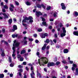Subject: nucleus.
I'll return each mask as SVG.
<instances>
[{
    "label": "nucleus",
    "instance_id": "1",
    "mask_svg": "<svg viewBox=\"0 0 78 78\" xmlns=\"http://www.w3.org/2000/svg\"><path fill=\"white\" fill-rule=\"evenodd\" d=\"M48 62V60L46 57H42L41 59H38V64L40 66H44L47 64Z\"/></svg>",
    "mask_w": 78,
    "mask_h": 78
},
{
    "label": "nucleus",
    "instance_id": "2",
    "mask_svg": "<svg viewBox=\"0 0 78 78\" xmlns=\"http://www.w3.org/2000/svg\"><path fill=\"white\" fill-rule=\"evenodd\" d=\"M33 18L31 16H29L28 18L26 17L23 20L22 23H25L26 20H29V22L30 23H33Z\"/></svg>",
    "mask_w": 78,
    "mask_h": 78
},
{
    "label": "nucleus",
    "instance_id": "3",
    "mask_svg": "<svg viewBox=\"0 0 78 78\" xmlns=\"http://www.w3.org/2000/svg\"><path fill=\"white\" fill-rule=\"evenodd\" d=\"M14 43L13 44V47H12V50H13V53H14L16 51V50H15L16 47H15L14 46H15V47H18V46L19 45V44H20L19 42H16V40H15L14 41Z\"/></svg>",
    "mask_w": 78,
    "mask_h": 78
},
{
    "label": "nucleus",
    "instance_id": "4",
    "mask_svg": "<svg viewBox=\"0 0 78 78\" xmlns=\"http://www.w3.org/2000/svg\"><path fill=\"white\" fill-rule=\"evenodd\" d=\"M63 33H62L61 34V37H63L64 36H66V28L64 27L62 28Z\"/></svg>",
    "mask_w": 78,
    "mask_h": 78
},
{
    "label": "nucleus",
    "instance_id": "5",
    "mask_svg": "<svg viewBox=\"0 0 78 78\" xmlns=\"http://www.w3.org/2000/svg\"><path fill=\"white\" fill-rule=\"evenodd\" d=\"M40 36L41 38H45V36H48V34L47 33H45L44 34H41Z\"/></svg>",
    "mask_w": 78,
    "mask_h": 78
},
{
    "label": "nucleus",
    "instance_id": "6",
    "mask_svg": "<svg viewBox=\"0 0 78 78\" xmlns=\"http://www.w3.org/2000/svg\"><path fill=\"white\" fill-rule=\"evenodd\" d=\"M53 16L54 17H57L58 16V13L56 12H52Z\"/></svg>",
    "mask_w": 78,
    "mask_h": 78
},
{
    "label": "nucleus",
    "instance_id": "7",
    "mask_svg": "<svg viewBox=\"0 0 78 78\" xmlns=\"http://www.w3.org/2000/svg\"><path fill=\"white\" fill-rule=\"evenodd\" d=\"M54 66V63L49 62L48 64V67H50L51 66Z\"/></svg>",
    "mask_w": 78,
    "mask_h": 78
},
{
    "label": "nucleus",
    "instance_id": "8",
    "mask_svg": "<svg viewBox=\"0 0 78 78\" xmlns=\"http://www.w3.org/2000/svg\"><path fill=\"white\" fill-rule=\"evenodd\" d=\"M61 5L62 6V9H65L66 8V7L65 6V5L64 3H61Z\"/></svg>",
    "mask_w": 78,
    "mask_h": 78
},
{
    "label": "nucleus",
    "instance_id": "9",
    "mask_svg": "<svg viewBox=\"0 0 78 78\" xmlns=\"http://www.w3.org/2000/svg\"><path fill=\"white\" fill-rule=\"evenodd\" d=\"M13 29H12V31L13 32H14V31H15V30H17V26L16 25H14L13 26Z\"/></svg>",
    "mask_w": 78,
    "mask_h": 78
},
{
    "label": "nucleus",
    "instance_id": "10",
    "mask_svg": "<svg viewBox=\"0 0 78 78\" xmlns=\"http://www.w3.org/2000/svg\"><path fill=\"white\" fill-rule=\"evenodd\" d=\"M36 15L37 17H39V16L42 15V13L41 12H36Z\"/></svg>",
    "mask_w": 78,
    "mask_h": 78
},
{
    "label": "nucleus",
    "instance_id": "11",
    "mask_svg": "<svg viewBox=\"0 0 78 78\" xmlns=\"http://www.w3.org/2000/svg\"><path fill=\"white\" fill-rule=\"evenodd\" d=\"M3 15L4 16V19H7L8 18V16H9V14H6L5 13H4Z\"/></svg>",
    "mask_w": 78,
    "mask_h": 78
},
{
    "label": "nucleus",
    "instance_id": "12",
    "mask_svg": "<svg viewBox=\"0 0 78 78\" xmlns=\"http://www.w3.org/2000/svg\"><path fill=\"white\" fill-rule=\"evenodd\" d=\"M30 75L32 78H34V73L33 71H32Z\"/></svg>",
    "mask_w": 78,
    "mask_h": 78
},
{
    "label": "nucleus",
    "instance_id": "13",
    "mask_svg": "<svg viewBox=\"0 0 78 78\" xmlns=\"http://www.w3.org/2000/svg\"><path fill=\"white\" fill-rule=\"evenodd\" d=\"M46 46H47V44H45L43 47L42 48V50H45V48H46Z\"/></svg>",
    "mask_w": 78,
    "mask_h": 78
},
{
    "label": "nucleus",
    "instance_id": "14",
    "mask_svg": "<svg viewBox=\"0 0 78 78\" xmlns=\"http://www.w3.org/2000/svg\"><path fill=\"white\" fill-rule=\"evenodd\" d=\"M26 53V51L25 50H22L20 52V54L21 55H22L23 54H24V53Z\"/></svg>",
    "mask_w": 78,
    "mask_h": 78
},
{
    "label": "nucleus",
    "instance_id": "15",
    "mask_svg": "<svg viewBox=\"0 0 78 78\" xmlns=\"http://www.w3.org/2000/svg\"><path fill=\"white\" fill-rule=\"evenodd\" d=\"M75 75H78V69L76 68V72L75 73Z\"/></svg>",
    "mask_w": 78,
    "mask_h": 78
},
{
    "label": "nucleus",
    "instance_id": "16",
    "mask_svg": "<svg viewBox=\"0 0 78 78\" xmlns=\"http://www.w3.org/2000/svg\"><path fill=\"white\" fill-rule=\"evenodd\" d=\"M74 35H76V36H78V31L74 32L73 33Z\"/></svg>",
    "mask_w": 78,
    "mask_h": 78
},
{
    "label": "nucleus",
    "instance_id": "17",
    "mask_svg": "<svg viewBox=\"0 0 78 78\" xmlns=\"http://www.w3.org/2000/svg\"><path fill=\"white\" fill-rule=\"evenodd\" d=\"M42 23L43 25H44V26H47V25H48V24H47V23H46V22H43Z\"/></svg>",
    "mask_w": 78,
    "mask_h": 78
},
{
    "label": "nucleus",
    "instance_id": "18",
    "mask_svg": "<svg viewBox=\"0 0 78 78\" xmlns=\"http://www.w3.org/2000/svg\"><path fill=\"white\" fill-rule=\"evenodd\" d=\"M64 53H67L69 52V50L67 49H65L64 50Z\"/></svg>",
    "mask_w": 78,
    "mask_h": 78
},
{
    "label": "nucleus",
    "instance_id": "19",
    "mask_svg": "<svg viewBox=\"0 0 78 78\" xmlns=\"http://www.w3.org/2000/svg\"><path fill=\"white\" fill-rule=\"evenodd\" d=\"M36 55L38 58H40V53L39 52H37L36 53Z\"/></svg>",
    "mask_w": 78,
    "mask_h": 78
},
{
    "label": "nucleus",
    "instance_id": "20",
    "mask_svg": "<svg viewBox=\"0 0 78 78\" xmlns=\"http://www.w3.org/2000/svg\"><path fill=\"white\" fill-rule=\"evenodd\" d=\"M8 22L9 24H11V23H12V19H10L9 20Z\"/></svg>",
    "mask_w": 78,
    "mask_h": 78
},
{
    "label": "nucleus",
    "instance_id": "21",
    "mask_svg": "<svg viewBox=\"0 0 78 78\" xmlns=\"http://www.w3.org/2000/svg\"><path fill=\"white\" fill-rule=\"evenodd\" d=\"M12 37L13 38H15V37H17V34H13L12 35Z\"/></svg>",
    "mask_w": 78,
    "mask_h": 78
},
{
    "label": "nucleus",
    "instance_id": "22",
    "mask_svg": "<svg viewBox=\"0 0 78 78\" xmlns=\"http://www.w3.org/2000/svg\"><path fill=\"white\" fill-rule=\"evenodd\" d=\"M38 76L39 78H41V75L40 73H37V76L38 77Z\"/></svg>",
    "mask_w": 78,
    "mask_h": 78
},
{
    "label": "nucleus",
    "instance_id": "23",
    "mask_svg": "<svg viewBox=\"0 0 78 78\" xmlns=\"http://www.w3.org/2000/svg\"><path fill=\"white\" fill-rule=\"evenodd\" d=\"M1 56L3 57H4L5 56V52L4 51H3L2 52V53L1 54Z\"/></svg>",
    "mask_w": 78,
    "mask_h": 78
},
{
    "label": "nucleus",
    "instance_id": "24",
    "mask_svg": "<svg viewBox=\"0 0 78 78\" xmlns=\"http://www.w3.org/2000/svg\"><path fill=\"white\" fill-rule=\"evenodd\" d=\"M26 4L27 5L29 6L30 5H31V4H30V3L28 2H26Z\"/></svg>",
    "mask_w": 78,
    "mask_h": 78
},
{
    "label": "nucleus",
    "instance_id": "25",
    "mask_svg": "<svg viewBox=\"0 0 78 78\" xmlns=\"http://www.w3.org/2000/svg\"><path fill=\"white\" fill-rule=\"evenodd\" d=\"M14 2H15L16 5L17 6H18V5H19V3L17 1H15Z\"/></svg>",
    "mask_w": 78,
    "mask_h": 78
},
{
    "label": "nucleus",
    "instance_id": "26",
    "mask_svg": "<svg viewBox=\"0 0 78 78\" xmlns=\"http://www.w3.org/2000/svg\"><path fill=\"white\" fill-rule=\"evenodd\" d=\"M73 67H74V68H76L77 67V65L75 64H73Z\"/></svg>",
    "mask_w": 78,
    "mask_h": 78
},
{
    "label": "nucleus",
    "instance_id": "27",
    "mask_svg": "<svg viewBox=\"0 0 78 78\" xmlns=\"http://www.w3.org/2000/svg\"><path fill=\"white\" fill-rule=\"evenodd\" d=\"M37 8H41V6L40 4H37Z\"/></svg>",
    "mask_w": 78,
    "mask_h": 78
},
{
    "label": "nucleus",
    "instance_id": "28",
    "mask_svg": "<svg viewBox=\"0 0 78 78\" xmlns=\"http://www.w3.org/2000/svg\"><path fill=\"white\" fill-rule=\"evenodd\" d=\"M74 14H75V16H78V13L77 12H74Z\"/></svg>",
    "mask_w": 78,
    "mask_h": 78
},
{
    "label": "nucleus",
    "instance_id": "29",
    "mask_svg": "<svg viewBox=\"0 0 78 78\" xmlns=\"http://www.w3.org/2000/svg\"><path fill=\"white\" fill-rule=\"evenodd\" d=\"M4 77V75L3 74H0V78H3Z\"/></svg>",
    "mask_w": 78,
    "mask_h": 78
},
{
    "label": "nucleus",
    "instance_id": "30",
    "mask_svg": "<svg viewBox=\"0 0 78 78\" xmlns=\"http://www.w3.org/2000/svg\"><path fill=\"white\" fill-rule=\"evenodd\" d=\"M51 9V7H50V6H48L47 7V10H49L50 9Z\"/></svg>",
    "mask_w": 78,
    "mask_h": 78
},
{
    "label": "nucleus",
    "instance_id": "31",
    "mask_svg": "<svg viewBox=\"0 0 78 78\" xmlns=\"http://www.w3.org/2000/svg\"><path fill=\"white\" fill-rule=\"evenodd\" d=\"M41 6H42V8H44V9H45V6H44V5H43V4H41Z\"/></svg>",
    "mask_w": 78,
    "mask_h": 78
},
{
    "label": "nucleus",
    "instance_id": "32",
    "mask_svg": "<svg viewBox=\"0 0 78 78\" xmlns=\"http://www.w3.org/2000/svg\"><path fill=\"white\" fill-rule=\"evenodd\" d=\"M37 31L38 32H41V31H42V29L41 28L38 29H37Z\"/></svg>",
    "mask_w": 78,
    "mask_h": 78
},
{
    "label": "nucleus",
    "instance_id": "33",
    "mask_svg": "<svg viewBox=\"0 0 78 78\" xmlns=\"http://www.w3.org/2000/svg\"><path fill=\"white\" fill-rule=\"evenodd\" d=\"M23 42L24 44H25V45H26V44H27V41L24 40H23Z\"/></svg>",
    "mask_w": 78,
    "mask_h": 78
},
{
    "label": "nucleus",
    "instance_id": "34",
    "mask_svg": "<svg viewBox=\"0 0 78 78\" xmlns=\"http://www.w3.org/2000/svg\"><path fill=\"white\" fill-rule=\"evenodd\" d=\"M69 64H73V62L72 61L69 60Z\"/></svg>",
    "mask_w": 78,
    "mask_h": 78
},
{
    "label": "nucleus",
    "instance_id": "35",
    "mask_svg": "<svg viewBox=\"0 0 78 78\" xmlns=\"http://www.w3.org/2000/svg\"><path fill=\"white\" fill-rule=\"evenodd\" d=\"M44 42H46V43H49V40H48V39H47L46 41H44Z\"/></svg>",
    "mask_w": 78,
    "mask_h": 78
},
{
    "label": "nucleus",
    "instance_id": "36",
    "mask_svg": "<svg viewBox=\"0 0 78 78\" xmlns=\"http://www.w3.org/2000/svg\"><path fill=\"white\" fill-rule=\"evenodd\" d=\"M58 26L60 27L61 28V27H62V23H60L58 24Z\"/></svg>",
    "mask_w": 78,
    "mask_h": 78
},
{
    "label": "nucleus",
    "instance_id": "37",
    "mask_svg": "<svg viewBox=\"0 0 78 78\" xmlns=\"http://www.w3.org/2000/svg\"><path fill=\"white\" fill-rule=\"evenodd\" d=\"M4 8H5V9H8V6L6 5L4 6Z\"/></svg>",
    "mask_w": 78,
    "mask_h": 78
},
{
    "label": "nucleus",
    "instance_id": "38",
    "mask_svg": "<svg viewBox=\"0 0 78 78\" xmlns=\"http://www.w3.org/2000/svg\"><path fill=\"white\" fill-rule=\"evenodd\" d=\"M9 9L12 12L13 11H14V10L13 9V8H12L11 7L9 8Z\"/></svg>",
    "mask_w": 78,
    "mask_h": 78
},
{
    "label": "nucleus",
    "instance_id": "39",
    "mask_svg": "<svg viewBox=\"0 0 78 78\" xmlns=\"http://www.w3.org/2000/svg\"><path fill=\"white\" fill-rule=\"evenodd\" d=\"M9 61L10 62H11V57H9Z\"/></svg>",
    "mask_w": 78,
    "mask_h": 78
},
{
    "label": "nucleus",
    "instance_id": "40",
    "mask_svg": "<svg viewBox=\"0 0 78 78\" xmlns=\"http://www.w3.org/2000/svg\"><path fill=\"white\" fill-rule=\"evenodd\" d=\"M22 25L23 26L25 27H27V24H24L23 23H22Z\"/></svg>",
    "mask_w": 78,
    "mask_h": 78
},
{
    "label": "nucleus",
    "instance_id": "41",
    "mask_svg": "<svg viewBox=\"0 0 78 78\" xmlns=\"http://www.w3.org/2000/svg\"><path fill=\"white\" fill-rule=\"evenodd\" d=\"M62 62V63H63V64H66V60H63Z\"/></svg>",
    "mask_w": 78,
    "mask_h": 78
},
{
    "label": "nucleus",
    "instance_id": "42",
    "mask_svg": "<svg viewBox=\"0 0 78 78\" xmlns=\"http://www.w3.org/2000/svg\"><path fill=\"white\" fill-rule=\"evenodd\" d=\"M10 5L11 7L12 8H14V5H13L11 4H10Z\"/></svg>",
    "mask_w": 78,
    "mask_h": 78
},
{
    "label": "nucleus",
    "instance_id": "43",
    "mask_svg": "<svg viewBox=\"0 0 78 78\" xmlns=\"http://www.w3.org/2000/svg\"><path fill=\"white\" fill-rule=\"evenodd\" d=\"M20 61H23V58H20Z\"/></svg>",
    "mask_w": 78,
    "mask_h": 78
},
{
    "label": "nucleus",
    "instance_id": "44",
    "mask_svg": "<svg viewBox=\"0 0 78 78\" xmlns=\"http://www.w3.org/2000/svg\"><path fill=\"white\" fill-rule=\"evenodd\" d=\"M58 21H56L55 23V25H57V24H58Z\"/></svg>",
    "mask_w": 78,
    "mask_h": 78
},
{
    "label": "nucleus",
    "instance_id": "45",
    "mask_svg": "<svg viewBox=\"0 0 78 78\" xmlns=\"http://www.w3.org/2000/svg\"><path fill=\"white\" fill-rule=\"evenodd\" d=\"M17 74L19 75L20 76H21V75H22V74H21V73L20 72H19L18 73H17Z\"/></svg>",
    "mask_w": 78,
    "mask_h": 78
},
{
    "label": "nucleus",
    "instance_id": "46",
    "mask_svg": "<svg viewBox=\"0 0 78 78\" xmlns=\"http://www.w3.org/2000/svg\"><path fill=\"white\" fill-rule=\"evenodd\" d=\"M10 67H12L14 66V65H13V64L11 63L10 65Z\"/></svg>",
    "mask_w": 78,
    "mask_h": 78
},
{
    "label": "nucleus",
    "instance_id": "47",
    "mask_svg": "<svg viewBox=\"0 0 78 78\" xmlns=\"http://www.w3.org/2000/svg\"><path fill=\"white\" fill-rule=\"evenodd\" d=\"M75 68L74 67H73L72 68V70L73 71L75 70Z\"/></svg>",
    "mask_w": 78,
    "mask_h": 78
},
{
    "label": "nucleus",
    "instance_id": "48",
    "mask_svg": "<svg viewBox=\"0 0 78 78\" xmlns=\"http://www.w3.org/2000/svg\"><path fill=\"white\" fill-rule=\"evenodd\" d=\"M50 48V46H48L46 47V49L47 50H48L49 48Z\"/></svg>",
    "mask_w": 78,
    "mask_h": 78
},
{
    "label": "nucleus",
    "instance_id": "49",
    "mask_svg": "<svg viewBox=\"0 0 78 78\" xmlns=\"http://www.w3.org/2000/svg\"><path fill=\"white\" fill-rule=\"evenodd\" d=\"M2 11L3 12H6V10L4 9H2Z\"/></svg>",
    "mask_w": 78,
    "mask_h": 78
},
{
    "label": "nucleus",
    "instance_id": "50",
    "mask_svg": "<svg viewBox=\"0 0 78 78\" xmlns=\"http://www.w3.org/2000/svg\"><path fill=\"white\" fill-rule=\"evenodd\" d=\"M12 57H14L15 56H16V55L15 54H14V53H13V54H12Z\"/></svg>",
    "mask_w": 78,
    "mask_h": 78
},
{
    "label": "nucleus",
    "instance_id": "51",
    "mask_svg": "<svg viewBox=\"0 0 78 78\" xmlns=\"http://www.w3.org/2000/svg\"><path fill=\"white\" fill-rule=\"evenodd\" d=\"M18 67H19V68H22L23 66H22L20 65L18 66Z\"/></svg>",
    "mask_w": 78,
    "mask_h": 78
},
{
    "label": "nucleus",
    "instance_id": "52",
    "mask_svg": "<svg viewBox=\"0 0 78 78\" xmlns=\"http://www.w3.org/2000/svg\"><path fill=\"white\" fill-rule=\"evenodd\" d=\"M58 37V35H57V34H55V38H56Z\"/></svg>",
    "mask_w": 78,
    "mask_h": 78
},
{
    "label": "nucleus",
    "instance_id": "53",
    "mask_svg": "<svg viewBox=\"0 0 78 78\" xmlns=\"http://www.w3.org/2000/svg\"><path fill=\"white\" fill-rule=\"evenodd\" d=\"M23 64L24 65H27V62H23Z\"/></svg>",
    "mask_w": 78,
    "mask_h": 78
},
{
    "label": "nucleus",
    "instance_id": "54",
    "mask_svg": "<svg viewBox=\"0 0 78 78\" xmlns=\"http://www.w3.org/2000/svg\"><path fill=\"white\" fill-rule=\"evenodd\" d=\"M60 64V62H57L56 63V65H59V64Z\"/></svg>",
    "mask_w": 78,
    "mask_h": 78
},
{
    "label": "nucleus",
    "instance_id": "55",
    "mask_svg": "<svg viewBox=\"0 0 78 78\" xmlns=\"http://www.w3.org/2000/svg\"><path fill=\"white\" fill-rule=\"evenodd\" d=\"M41 19H42V20L43 22L44 21H45V19L44 18L42 17V18H41Z\"/></svg>",
    "mask_w": 78,
    "mask_h": 78
},
{
    "label": "nucleus",
    "instance_id": "56",
    "mask_svg": "<svg viewBox=\"0 0 78 78\" xmlns=\"http://www.w3.org/2000/svg\"><path fill=\"white\" fill-rule=\"evenodd\" d=\"M50 21H51V22H53V20H54L53 19H50Z\"/></svg>",
    "mask_w": 78,
    "mask_h": 78
},
{
    "label": "nucleus",
    "instance_id": "57",
    "mask_svg": "<svg viewBox=\"0 0 78 78\" xmlns=\"http://www.w3.org/2000/svg\"><path fill=\"white\" fill-rule=\"evenodd\" d=\"M28 66H31V67H32V66H33V65L31 64V63H29L28 64Z\"/></svg>",
    "mask_w": 78,
    "mask_h": 78
},
{
    "label": "nucleus",
    "instance_id": "58",
    "mask_svg": "<svg viewBox=\"0 0 78 78\" xmlns=\"http://www.w3.org/2000/svg\"><path fill=\"white\" fill-rule=\"evenodd\" d=\"M29 40L30 41H33V39L29 38Z\"/></svg>",
    "mask_w": 78,
    "mask_h": 78
},
{
    "label": "nucleus",
    "instance_id": "59",
    "mask_svg": "<svg viewBox=\"0 0 78 78\" xmlns=\"http://www.w3.org/2000/svg\"><path fill=\"white\" fill-rule=\"evenodd\" d=\"M21 57V56H20V55H18V58H20Z\"/></svg>",
    "mask_w": 78,
    "mask_h": 78
},
{
    "label": "nucleus",
    "instance_id": "60",
    "mask_svg": "<svg viewBox=\"0 0 78 78\" xmlns=\"http://www.w3.org/2000/svg\"><path fill=\"white\" fill-rule=\"evenodd\" d=\"M53 41L55 43H56V39H54Z\"/></svg>",
    "mask_w": 78,
    "mask_h": 78
},
{
    "label": "nucleus",
    "instance_id": "61",
    "mask_svg": "<svg viewBox=\"0 0 78 78\" xmlns=\"http://www.w3.org/2000/svg\"><path fill=\"white\" fill-rule=\"evenodd\" d=\"M13 76V74H10V77H12Z\"/></svg>",
    "mask_w": 78,
    "mask_h": 78
},
{
    "label": "nucleus",
    "instance_id": "62",
    "mask_svg": "<svg viewBox=\"0 0 78 78\" xmlns=\"http://www.w3.org/2000/svg\"><path fill=\"white\" fill-rule=\"evenodd\" d=\"M44 70L45 72H47V70L46 68H44Z\"/></svg>",
    "mask_w": 78,
    "mask_h": 78
},
{
    "label": "nucleus",
    "instance_id": "63",
    "mask_svg": "<svg viewBox=\"0 0 78 78\" xmlns=\"http://www.w3.org/2000/svg\"><path fill=\"white\" fill-rule=\"evenodd\" d=\"M1 6H3V2H2L1 3Z\"/></svg>",
    "mask_w": 78,
    "mask_h": 78
},
{
    "label": "nucleus",
    "instance_id": "64",
    "mask_svg": "<svg viewBox=\"0 0 78 78\" xmlns=\"http://www.w3.org/2000/svg\"><path fill=\"white\" fill-rule=\"evenodd\" d=\"M34 37H37V34H35L34 35Z\"/></svg>",
    "mask_w": 78,
    "mask_h": 78
}]
</instances>
